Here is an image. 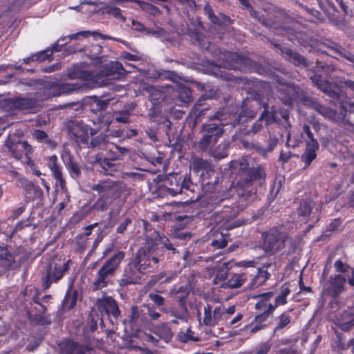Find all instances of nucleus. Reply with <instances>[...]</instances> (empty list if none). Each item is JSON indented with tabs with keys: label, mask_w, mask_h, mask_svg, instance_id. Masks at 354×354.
I'll list each match as a JSON object with an SVG mask.
<instances>
[{
	"label": "nucleus",
	"mask_w": 354,
	"mask_h": 354,
	"mask_svg": "<svg viewBox=\"0 0 354 354\" xmlns=\"http://www.w3.org/2000/svg\"><path fill=\"white\" fill-rule=\"evenodd\" d=\"M319 145L317 141L311 143H306L304 153L301 156V160L304 164V167H308L316 159Z\"/></svg>",
	"instance_id": "nucleus-32"
},
{
	"label": "nucleus",
	"mask_w": 354,
	"mask_h": 354,
	"mask_svg": "<svg viewBox=\"0 0 354 354\" xmlns=\"http://www.w3.org/2000/svg\"><path fill=\"white\" fill-rule=\"evenodd\" d=\"M62 354H86L92 348L86 345L78 344L72 339H66L57 344Z\"/></svg>",
	"instance_id": "nucleus-25"
},
{
	"label": "nucleus",
	"mask_w": 354,
	"mask_h": 354,
	"mask_svg": "<svg viewBox=\"0 0 354 354\" xmlns=\"http://www.w3.org/2000/svg\"><path fill=\"white\" fill-rule=\"evenodd\" d=\"M92 139L88 142V145H86L90 148H100L101 149L107 142L108 136L104 133H100L95 137L92 136Z\"/></svg>",
	"instance_id": "nucleus-64"
},
{
	"label": "nucleus",
	"mask_w": 354,
	"mask_h": 354,
	"mask_svg": "<svg viewBox=\"0 0 354 354\" xmlns=\"http://www.w3.org/2000/svg\"><path fill=\"white\" fill-rule=\"evenodd\" d=\"M312 335H316V332L314 331L312 334L304 333L301 338V344L304 348L302 351L304 352L306 351V354H314L322 339V335H316V337L313 339V342L310 344L309 347L306 348L305 344L310 339H312Z\"/></svg>",
	"instance_id": "nucleus-39"
},
{
	"label": "nucleus",
	"mask_w": 354,
	"mask_h": 354,
	"mask_svg": "<svg viewBox=\"0 0 354 354\" xmlns=\"http://www.w3.org/2000/svg\"><path fill=\"white\" fill-rule=\"evenodd\" d=\"M126 74V70L122 64L118 62L111 61L109 63L101 65L99 68L97 81L102 77H112L114 79H120Z\"/></svg>",
	"instance_id": "nucleus-21"
},
{
	"label": "nucleus",
	"mask_w": 354,
	"mask_h": 354,
	"mask_svg": "<svg viewBox=\"0 0 354 354\" xmlns=\"http://www.w3.org/2000/svg\"><path fill=\"white\" fill-rule=\"evenodd\" d=\"M78 292L77 290L68 289L62 302V308L64 310H72L77 304Z\"/></svg>",
	"instance_id": "nucleus-47"
},
{
	"label": "nucleus",
	"mask_w": 354,
	"mask_h": 354,
	"mask_svg": "<svg viewBox=\"0 0 354 354\" xmlns=\"http://www.w3.org/2000/svg\"><path fill=\"white\" fill-rule=\"evenodd\" d=\"M66 127L71 138L78 145H88L90 136H94L98 131L97 129L91 128L82 120H71Z\"/></svg>",
	"instance_id": "nucleus-16"
},
{
	"label": "nucleus",
	"mask_w": 354,
	"mask_h": 354,
	"mask_svg": "<svg viewBox=\"0 0 354 354\" xmlns=\"http://www.w3.org/2000/svg\"><path fill=\"white\" fill-rule=\"evenodd\" d=\"M241 208L235 203H232L230 205L227 204L224 205L222 210L223 217L227 220L236 218L241 212Z\"/></svg>",
	"instance_id": "nucleus-59"
},
{
	"label": "nucleus",
	"mask_w": 354,
	"mask_h": 354,
	"mask_svg": "<svg viewBox=\"0 0 354 354\" xmlns=\"http://www.w3.org/2000/svg\"><path fill=\"white\" fill-rule=\"evenodd\" d=\"M66 166L73 179H77L80 177L82 171L77 162L74 161L71 156L69 157Z\"/></svg>",
	"instance_id": "nucleus-63"
},
{
	"label": "nucleus",
	"mask_w": 354,
	"mask_h": 354,
	"mask_svg": "<svg viewBox=\"0 0 354 354\" xmlns=\"http://www.w3.org/2000/svg\"><path fill=\"white\" fill-rule=\"evenodd\" d=\"M218 140V138L210 135L201 134V138L198 142V149L203 152H206L212 148V145L216 144Z\"/></svg>",
	"instance_id": "nucleus-55"
},
{
	"label": "nucleus",
	"mask_w": 354,
	"mask_h": 354,
	"mask_svg": "<svg viewBox=\"0 0 354 354\" xmlns=\"http://www.w3.org/2000/svg\"><path fill=\"white\" fill-rule=\"evenodd\" d=\"M96 306L100 315L111 326H109L107 330L113 331L117 328L121 315L118 301L111 296H104L97 300Z\"/></svg>",
	"instance_id": "nucleus-12"
},
{
	"label": "nucleus",
	"mask_w": 354,
	"mask_h": 354,
	"mask_svg": "<svg viewBox=\"0 0 354 354\" xmlns=\"http://www.w3.org/2000/svg\"><path fill=\"white\" fill-rule=\"evenodd\" d=\"M191 291L190 285L187 283L177 287L176 286L170 290L169 294L178 303L179 306H187V299Z\"/></svg>",
	"instance_id": "nucleus-33"
},
{
	"label": "nucleus",
	"mask_w": 354,
	"mask_h": 354,
	"mask_svg": "<svg viewBox=\"0 0 354 354\" xmlns=\"http://www.w3.org/2000/svg\"><path fill=\"white\" fill-rule=\"evenodd\" d=\"M347 279L345 276L335 274L330 276L328 280L324 284V294L335 300L346 290L345 283Z\"/></svg>",
	"instance_id": "nucleus-18"
},
{
	"label": "nucleus",
	"mask_w": 354,
	"mask_h": 354,
	"mask_svg": "<svg viewBox=\"0 0 354 354\" xmlns=\"http://www.w3.org/2000/svg\"><path fill=\"white\" fill-rule=\"evenodd\" d=\"M330 66L328 64H317L314 67L313 75L310 76L312 82L317 87L326 93L328 97L339 103L345 112L354 113V102H350L347 96L341 92V89L335 84L328 81ZM344 85L351 91V94L354 98V81L347 80Z\"/></svg>",
	"instance_id": "nucleus-3"
},
{
	"label": "nucleus",
	"mask_w": 354,
	"mask_h": 354,
	"mask_svg": "<svg viewBox=\"0 0 354 354\" xmlns=\"http://www.w3.org/2000/svg\"><path fill=\"white\" fill-rule=\"evenodd\" d=\"M269 41L272 48H275L277 52H280L288 61L294 65L304 68L310 66L307 59L297 51L283 46L281 44L276 42L274 39H270Z\"/></svg>",
	"instance_id": "nucleus-19"
},
{
	"label": "nucleus",
	"mask_w": 354,
	"mask_h": 354,
	"mask_svg": "<svg viewBox=\"0 0 354 354\" xmlns=\"http://www.w3.org/2000/svg\"><path fill=\"white\" fill-rule=\"evenodd\" d=\"M114 250L113 245H109L102 252V259H105L102 265L98 269L96 277L93 283L95 290H101L111 283L117 272L119 270L126 254L124 251Z\"/></svg>",
	"instance_id": "nucleus-4"
},
{
	"label": "nucleus",
	"mask_w": 354,
	"mask_h": 354,
	"mask_svg": "<svg viewBox=\"0 0 354 354\" xmlns=\"http://www.w3.org/2000/svg\"><path fill=\"white\" fill-rule=\"evenodd\" d=\"M267 179L266 166L261 163L239 162L234 189L236 196L243 201H252L257 198L258 190L265 187Z\"/></svg>",
	"instance_id": "nucleus-2"
},
{
	"label": "nucleus",
	"mask_w": 354,
	"mask_h": 354,
	"mask_svg": "<svg viewBox=\"0 0 354 354\" xmlns=\"http://www.w3.org/2000/svg\"><path fill=\"white\" fill-rule=\"evenodd\" d=\"M17 183L19 187L24 189L26 202L41 199L43 197L44 192L41 188L28 179L19 178Z\"/></svg>",
	"instance_id": "nucleus-23"
},
{
	"label": "nucleus",
	"mask_w": 354,
	"mask_h": 354,
	"mask_svg": "<svg viewBox=\"0 0 354 354\" xmlns=\"http://www.w3.org/2000/svg\"><path fill=\"white\" fill-rule=\"evenodd\" d=\"M229 144L222 142L214 148L210 149L211 156L216 160H220L227 156Z\"/></svg>",
	"instance_id": "nucleus-53"
},
{
	"label": "nucleus",
	"mask_w": 354,
	"mask_h": 354,
	"mask_svg": "<svg viewBox=\"0 0 354 354\" xmlns=\"http://www.w3.org/2000/svg\"><path fill=\"white\" fill-rule=\"evenodd\" d=\"M164 248L156 245L140 248L124 266L120 279L121 288L141 283L142 276L154 272L163 259Z\"/></svg>",
	"instance_id": "nucleus-1"
},
{
	"label": "nucleus",
	"mask_w": 354,
	"mask_h": 354,
	"mask_svg": "<svg viewBox=\"0 0 354 354\" xmlns=\"http://www.w3.org/2000/svg\"><path fill=\"white\" fill-rule=\"evenodd\" d=\"M309 106L312 109L319 113L325 118L332 121H337V119L339 118L337 116V113L335 110L321 104L317 101H310Z\"/></svg>",
	"instance_id": "nucleus-37"
},
{
	"label": "nucleus",
	"mask_w": 354,
	"mask_h": 354,
	"mask_svg": "<svg viewBox=\"0 0 354 354\" xmlns=\"http://www.w3.org/2000/svg\"><path fill=\"white\" fill-rule=\"evenodd\" d=\"M274 295V292L273 291H268L254 297V298H257L259 299L255 304L254 308L260 313L263 312L273 314L275 308L273 304L270 302V300Z\"/></svg>",
	"instance_id": "nucleus-28"
},
{
	"label": "nucleus",
	"mask_w": 354,
	"mask_h": 354,
	"mask_svg": "<svg viewBox=\"0 0 354 354\" xmlns=\"http://www.w3.org/2000/svg\"><path fill=\"white\" fill-rule=\"evenodd\" d=\"M91 35L90 31H80L77 33L71 34L68 36L62 37L58 41L54 44L51 49L46 48L44 50L39 51L30 56L24 58L22 64H29L32 62H43L51 57L53 53L64 51L66 55L74 54L77 52H82V48H78L77 46L68 45L73 39L78 40L81 37H87Z\"/></svg>",
	"instance_id": "nucleus-5"
},
{
	"label": "nucleus",
	"mask_w": 354,
	"mask_h": 354,
	"mask_svg": "<svg viewBox=\"0 0 354 354\" xmlns=\"http://www.w3.org/2000/svg\"><path fill=\"white\" fill-rule=\"evenodd\" d=\"M153 333L165 343L171 342L174 333L167 323H161L154 327Z\"/></svg>",
	"instance_id": "nucleus-42"
},
{
	"label": "nucleus",
	"mask_w": 354,
	"mask_h": 354,
	"mask_svg": "<svg viewBox=\"0 0 354 354\" xmlns=\"http://www.w3.org/2000/svg\"><path fill=\"white\" fill-rule=\"evenodd\" d=\"M99 194V198L93 204L91 209L98 212L106 211L114 201L119 198L122 192L121 185L117 181L101 180L90 186Z\"/></svg>",
	"instance_id": "nucleus-6"
},
{
	"label": "nucleus",
	"mask_w": 354,
	"mask_h": 354,
	"mask_svg": "<svg viewBox=\"0 0 354 354\" xmlns=\"http://www.w3.org/2000/svg\"><path fill=\"white\" fill-rule=\"evenodd\" d=\"M290 293V290L287 283L283 284L280 288V294L275 297L274 303L273 304L276 309L279 306H283L287 304V297Z\"/></svg>",
	"instance_id": "nucleus-58"
},
{
	"label": "nucleus",
	"mask_w": 354,
	"mask_h": 354,
	"mask_svg": "<svg viewBox=\"0 0 354 354\" xmlns=\"http://www.w3.org/2000/svg\"><path fill=\"white\" fill-rule=\"evenodd\" d=\"M1 104L5 111L12 115H16L20 112L35 113L41 106L38 99L20 96L4 99Z\"/></svg>",
	"instance_id": "nucleus-11"
},
{
	"label": "nucleus",
	"mask_w": 354,
	"mask_h": 354,
	"mask_svg": "<svg viewBox=\"0 0 354 354\" xmlns=\"http://www.w3.org/2000/svg\"><path fill=\"white\" fill-rule=\"evenodd\" d=\"M236 307L234 305L225 308L223 305L216 306L207 304L203 308V316L198 313V319L201 326L213 328L218 325H223L231 316L234 314Z\"/></svg>",
	"instance_id": "nucleus-9"
},
{
	"label": "nucleus",
	"mask_w": 354,
	"mask_h": 354,
	"mask_svg": "<svg viewBox=\"0 0 354 354\" xmlns=\"http://www.w3.org/2000/svg\"><path fill=\"white\" fill-rule=\"evenodd\" d=\"M86 65L83 62L77 63L67 69V76L71 80H81L85 82L80 84L84 91L99 88L102 86L97 81V75L93 71L86 68Z\"/></svg>",
	"instance_id": "nucleus-13"
},
{
	"label": "nucleus",
	"mask_w": 354,
	"mask_h": 354,
	"mask_svg": "<svg viewBox=\"0 0 354 354\" xmlns=\"http://www.w3.org/2000/svg\"><path fill=\"white\" fill-rule=\"evenodd\" d=\"M145 91L148 93L149 100L153 105L160 104V103L165 98V94L164 92L156 88L153 86H148L145 88Z\"/></svg>",
	"instance_id": "nucleus-50"
},
{
	"label": "nucleus",
	"mask_w": 354,
	"mask_h": 354,
	"mask_svg": "<svg viewBox=\"0 0 354 354\" xmlns=\"http://www.w3.org/2000/svg\"><path fill=\"white\" fill-rule=\"evenodd\" d=\"M47 166L53 177L62 174V167L59 164L58 158L56 155H52L48 158Z\"/></svg>",
	"instance_id": "nucleus-61"
},
{
	"label": "nucleus",
	"mask_w": 354,
	"mask_h": 354,
	"mask_svg": "<svg viewBox=\"0 0 354 354\" xmlns=\"http://www.w3.org/2000/svg\"><path fill=\"white\" fill-rule=\"evenodd\" d=\"M103 4L104 6L102 7V9L106 14L112 15L115 19H120L122 22L126 21V17L122 14V10L120 8L111 6L105 3H103Z\"/></svg>",
	"instance_id": "nucleus-62"
},
{
	"label": "nucleus",
	"mask_w": 354,
	"mask_h": 354,
	"mask_svg": "<svg viewBox=\"0 0 354 354\" xmlns=\"http://www.w3.org/2000/svg\"><path fill=\"white\" fill-rule=\"evenodd\" d=\"M230 262H225L221 265L216 266L214 269L215 277L213 280L214 284L218 287L225 288L230 274Z\"/></svg>",
	"instance_id": "nucleus-27"
},
{
	"label": "nucleus",
	"mask_w": 354,
	"mask_h": 354,
	"mask_svg": "<svg viewBox=\"0 0 354 354\" xmlns=\"http://www.w3.org/2000/svg\"><path fill=\"white\" fill-rule=\"evenodd\" d=\"M148 323L149 319L146 316V312L145 310H140L137 306H131L127 318L123 320L124 325L132 328L135 327L136 330H140L141 327L146 326Z\"/></svg>",
	"instance_id": "nucleus-20"
},
{
	"label": "nucleus",
	"mask_w": 354,
	"mask_h": 354,
	"mask_svg": "<svg viewBox=\"0 0 354 354\" xmlns=\"http://www.w3.org/2000/svg\"><path fill=\"white\" fill-rule=\"evenodd\" d=\"M15 254L8 249L7 246L0 249V267L5 271L13 270L19 268L21 261L16 259Z\"/></svg>",
	"instance_id": "nucleus-26"
},
{
	"label": "nucleus",
	"mask_w": 354,
	"mask_h": 354,
	"mask_svg": "<svg viewBox=\"0 0 354 354\" xmlns=\"http://www.w3.org/2000/svg\"><path fill=\"white\" fill-rule=\"evenodd\" d=\"M207 118L210 120H216L223 128L225 125L233 127L241 124L240 115H239V107L236 105L230 104L220 108L214 113L208 114Z\"/></svg>",
	"instance_id": "nucleus-17"
},
{
	"label": "nucleus",
	"mask_w": 354,
	"mask_h": 354,
	"mask_svg": "<svg viewBox=\"0 0 354 354\" xmlns=\"http://www.w3.org/2000/svg\"><path fill=\"white\" fill-rule=\"evenodd\" d=\"M71 260L62 262L55 259H50L41 271V288L44 290H48L53 283H57L68 272Z\"/></svg>",
	"instance_id": "nucleus-10"
},
{
	"label": "nucleus",
	"mask_w": 354,
	"mask_h": 354,
	"mask_svg": "<svg viewBox=\"0 0 354 354\" xmlns=\"http://www.w3.org/2000/svg\"><path fill=\"white\" fill-rule=\"evenodd\" d=\"M98 324L105 328L108 323L97 313H91L88 318L86 329L93 333L97 329Z\"/></svg>",
	"instance_id": "nucleus-46"
},
{
	"label": "nucleus",
	"mask_w": 354,
	"mask_h": 354,
	"mask_svg": "<svg viewBox=\"0 0 354 354\" xmlns=\"http://www.w3.org/2000/svg\"><path fill=\"white\" fill-rule=\"evenodd\" d=\"M343 220L340 217L332 219L320 235L319 240L325 241L327 238L331 236L333 233L339 232Z\"/></svg>",
	"instance_id": "nucleus-41"
},
{
	"label": "nucleus",
	"mask_w": 354,
	"mask_h": 354,
	"mask_svg": "<svg viewBox=\"0 0 354 354\" xmlns=\"http://www.w3.org/2000/svg\"><path fill=\"white\" fill-rule=\"evenodd\" d=\"M162 187L166 192L171 196H176L183 193L187 195V192H194V185L190 178L178 173L167 174L163 180Z\"/></svg>",
	"instance_id": "nucleus-15"
},
{
	"label": "nucleus",
	"mask_w": 354,
	"mask_h": 354,
	"mask_svg": "<svg viewBox=\"0 0 354 354\" xmlns=\"http://www.w3.org/2000/svg\"><path fill=\"white\" fill-rule=\"evenodd\" d=\"M334 268L335 271L339 273L345 274L349 271L351 272V276L346 279L348 284L354 289V268L351 267L340 259L335 261Z\"/></svg>",
	"instance_id": "nucleus-48"
},
{
	"label": "nucleus",
	"mask_w": 354,
	"mask_h": 354,
	"mask_svg": "<svg viewBox=\"0 0 354 354\" xmlns=\"http://www.w3.org/2000/svg\"><path fill=\"white\" fill-rule=\"evenodd\" d=\"M178 96L180 101L189 103L192 101V89L183 84L178 85Z\"/></svg>",
	"instance_id": "nucleus-60"
},
{
	"label": "nucleus",
	"mask_w": 354,
	"mask_h": 354,
	"mask_svg": "<svg viewBox=\"0 0 354 354\" xmlns=\"http://www.w3.org/2000/svg\"><path fill=\"white\" fill-rule=\"evenodd\" d=\"M82 51L90 59L98 60L101 59L100 55L102 52V46L97 43H94L84 46L82 48Z\"/></svg>",
	"instance_id": "nucleus-49"
},
{
	"label": "nucleus",
	"mask_w": 354,
	"mask_h": 354,
	"mask_svg": "<svg viewBox=\"0 0 354 354\" xmlns=\"http://www.w3.org/2000/svg\"><path fill=\"white\" fill-rule=\"evenodd\" d=\"M334 324L342 330L348 331L354 326V313L353 309L343 311L334 320Z\"/></svg>",
	"instance_id": "nucleus-30"
},
{
	"label": "nucleus",
	"mask_w": 354,
	"mask_h": 354,
	"mask_svg": "<svg viewBox=\"0 0 354 354\" xmlns=\"http://www.w3.org/2000/svg\"><path fill=\"white\" fill-rule=\"evenodd\" d=\"M207 50L212 53L214 57L221 59L219 67L232 70H246L249 68L253 62L246 56L237 53L230 52L218 48L215 44L209 43Z\"/></svg>",
	"instance_id": "nucleus-8"
},
{
	"label": "nucleus",
	"mask_w": 354,
	"mask_h": 354,
	"mask_svg": "<svg viewBox=\"0 0 354 354\" xmlns=\"http://www.w3.org/2000/svg\"><path fill=\"white\" fill-rule=\"evenodd\" d=\"M176 339L179 342L183 344L200 341V337L195 335V333L192 330L191 327L187 328L185 331H179L176 335Z\"/></svg>",
	"instance_id": "nucleus-52"
},
{
	"label": "nucleus",
	"mask_w": 354,
	"mask_h": 354,
	"mask_svg": "<svg viewBox=\"0 0 354 354\" xmlns=\"http://www.w3.org/2000/svg\"><path fill=\"white\" fill-rule=\"evenodd\" d=\"M240 3L243 6V8L247 9L250 14V16L253 18L257 19L259 21H262V24L266 27H269L270 28L277 29L278 26L276 21H272L270 19H261V16L260 12L255 10L252 5L250 3L248 0H239Z\"/></svg>",
	"instance_id": "nucleus-35"
},
{
	"label": "nucleus",
	"mask_w": 354,
	"mask_h": 354,
	"mask_svg": "<svg viewBox=\"0 0 354 354\" xmlns=\"http://www.w3.org/2000/svg\"><path fill=\"white\" fill-rule=\"evenodd\" d=\"M326 46L332 53L333 57L335 58H337V57L345 58L353 64L354 63V54L345 49L341 45L333 41H329L328 44H326Z\"/></svg>",
	"instance_id": "nucleus-36"
},
{
	"label": "nucleus",
	"mask_w": 354,
	"mask_h": 354,
	"mask_svg": "<svg viewBox=\"0 0 354 354\" xmlns=\"http://www.w3.org/2000/svg\"><path fill=\"white\" fill-rule=\"evenodd\" d=\"M218 181V174L212 167L200 174V183L203 192V201L207 205L214 207L224 202L230 196V194H220V192H217Z\"/></svg>",
	"instance_id": "nucleus-7"
},
{
	"label": "nucleus",
	"mask_w": 354,
	"mask_h": 354,
	"mask_svg": "<svg viewBox=\"0 0 354 354\" xmlns=\"http://www.w3.org/2000/svg\"><path fill=\"white\" fill-rule=\"evenodd\" d=\"M7 147L12 155L17 160H21L24 154L28 156L32 153V147L26 141L8 143Z\"/></svg>",
	"instance_id": "nucleus-29"
},
{
	"label": "nucleus",
	"mask_w": 354,
	"mask_h": 354,
	"mask_svg": "<svg viewBox=\"0 0 354 354\" xmlns=\"http://www.w3.org/2000/svg\"><path fill=\"white\" fill-rule=\"evenodd\" d=\"M263 243L261 248L266 254L274 255L281 252L286 247L288 236L277 227H273L261 234Z\"/></svg>",
	"instance_id": "nucleus-14"
},
{
	"label": "nucleus",
	"mask_w": 354,
	"mask_h": 354,
	"mask_svg": "<svg viewBox=\"0 0 354 354\" xmlns=\"http://www.w3.org/2000/svg\"><path fill=\"white\" fill-rule=\"evenodd\" d=\"M223 128L217 123H205L201 126V134H207L220 138L223 134Z\"/></svg>",
	"instance_id": "nucleus-44"
},
{
	"label": "nucleus",
	"mask_w": 354,
	"mask_h": 354,
	"mask_svg": "<svg viewBox=\"0 0 354 354\" xmlns=\"http://www.w3.org/2000/svg\"><path fill=\"white\" fill-rule=\"evenodd\" d=\"M272 315V314L263 312L259 313V314L257 315L254 319L253 322L250 326V333H255L257 331L266 327V322Z\"/></svg>",
	"instance_id": "nucleus-45"
},
{
	"label": "nucleus",
	"mask_w": 354,
	"mask_h": 354,
	"mask_svg": "<svg viewBox=\"0 0 354 354\" xmlns=\"http://www.w3.org/2000/svg\"><path fill=\"white\" fill-rule=\"evenodd\" d=\"M39 309L38 310V311L39 312V314L31 315L30 312H28L29 319L39 325H46L50 324V321L48 320V318L44 315V314L47 310L46 306L43 305L41 302L40 303V304H39Z\"/></svg>",
	"instance_id": "nucleus-54"
},
{
	"label": "nucleus",
	"mask_w": 354,
	"mask_h": 354,
	"mask_svg": "<svg viewBox=\"0 0 354 354\" xmlns=\"http://www.w3.org/2000/svg\"><path fill=\"white\" fill-rule=\"evenodd\" d=\"M314 206V202L310 199H302L300 201L297 210L301 221L305 223L309 221Z\"/></svg>",
	"instance_id": "nucleus-38"
},
{
	"label": "nucleus",
	"mask_w": 354,
	"mask_h": 354,
	"mask_svg": "<svg viewBox=\"0 0 354 354\" xmlns=\"http://www.w3.org/2000/svg\"><path fill=\"white\" fill-rule=\"evenodd\" d=\"M335 337L331 340L330 349L333 354H343L349 348L348 341H346L343 333L335 331Z\"/></svg>",
	"instance_id": "nucleus-34"
},
{
	"label": "nucleus",
	"mask_w": 354,
	"mask_h": 354,
	"mask_svg": "<svg viewBox=\"0 0 354 354\" xmlns=\"http://www.w3.org/2000/svg\"><path fill=\"white\" fill-rule=\"evenodd\" d=\"M291 311L289 310L288 312H283L279 316H278L276 319V326L273 329V334L275 335L278 332L282 331L284 328H286L290 323L291 317L289 315V313Z\"/></svg>",
	"instance_id": "nucleus-51"
},
{
	"label": "nucleus",
	"mask_w": 354,
	"mask_h": 354,
	"mask_svg": "<svg viewBox=\"0 0 354 354\" xmlns=\"http://www.w3.org/2000/svg\"><path fill=\"white\" fill-rule=\"evenodd\" d=\"M250 275L248 268H244L240 273L231 272L225 288L234 289L241 287L249 279Z\"/></svg>",
	"instance_id": "nucleus-31"
},
{
	"label": "nucleus",
	"mask_w": 354,
	"mask_h": 354,
	"mask_svg": "<svg viewBox=\"0 0 354 354\" xmlns=\"http://www.w3.org/2000/svg\"><path fill=\"white\" fill-rule=\"evenodd\" d=\"M215 239L211 242V245L216 249H222L227 246L230 235L228 233L216 232Z\"/></svg>",
	"instance_id": "nucleus-56"
},
{
	"label": "nucleus",
	"mask_w": 354,
	"mask_h": 354,
	"mask_svg": "<svg viewBox=\"0 0 354 354\" xmlns=\"http://www.w3.org/2000/svg\"><path fill=\"white\" fill-rule=\"evenodd\" d=\"M84 91L81 86H80V84H70V83H60L59 82V86H58V91L57 93H54V96L60 95L62 94H67L71 93L73 91Z\"/></svg>",
	"instance_id": "nucleus-57"
},
{
	"label": "nucleus",
	"mask_w": 354,
	"mask_h": 354,
	"mask_svg": "<svg viewBox=\"0 0 354 354\" xmlns=\"http://www.w3.org/2000/svg\"><path fill=\"white\" fill-rule=\"evenodd\" d=\"M207 100L206 96H201L193 106L191 113L196 116L197 120H201L205 115H208L211 109L205 106V101Z\"/></svg>",
	"instance_id": "nucleus-40"
},
{
	"label": "nucleus",
	"mask_w": 354,
	"mask_h": 354,
	"mask_svg": "<svg viewBox=\"0 0 354 354\" xmlns=\"http://www.w3.org/2000/svg\"><path fill=\"white\" fill-rule=\"evenodd\" d=\"M261 108H263V111L260 116H263L266 126L268 127L277 122V113L274 106L270 107L268 102H263Z\"/></svg>",
	"instance_id": "nucleus-43"
},
{
	"label": "nucleus",
	"mask_w": 354,
	"mask_h": 354,
	"mask_svg": "<svg viewBox=\"0 0 354 354\" xmlns=\"http://www.w3.org/2000/svg\"><path fill=\"white\" fill-rule=\"evenodd\" d=\"M263 101L257 99L244 100L241 106L239 108V115H240V122L242 118H245L252 119L256 117L259 111L261 109Z\"/></svg>",
	"instance_id": "nucleus-24"
},
{
	"label": "nucleus",
	"mask_w": 354,
	"mask_h": 354,
	"mask_svg": "<svg viewBox=\"0 0 354 354\" xmlns=\"http://www.w3.org/2000/svg\"><path fill=\"white\" fill-rule=\"evenodd\" d=\"M270 263H263L261 268H256L252 266L248 268L250 271L249 279H251L249 288L254 289L263 285L270 277L271 274L268 271Z\"/></svg>",
	"instance_id": "nucleus-22"
}]
</instances>
